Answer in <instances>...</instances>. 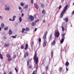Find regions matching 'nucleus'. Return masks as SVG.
Segmentation results:
<instances>
[{
  "label": "nucleus",
  "instance_id": "f257e3e1",
  "mask_svg": "<svg viewBox=\"0 0 74 74\" xmlns=\"http://www.w3.org/2000/svg\"><path fill=\"white\" fill-rule=\"evenodd\" d=\"M34 60L36 62V69L37 70V69H38V64L37 63L38 62V57H37V53H35L34 55Z\"/></svg>",
  "mask_w": 74,
  "mask_h": 74
},
{
  "label": "nucleus",
  "instance_id": "f03ea898",
  "mask_svg": "<svg viewBox=\"0 0 74 74\" xmlns=\"http://www.w3.org/2000/svg\"><path fill=\"white\" fill-rule=\"evenodd\" d=\"M67 7H68V5H66L64 8V10H63L62 12L60 14V18H63V15H64V14L65 12L66 11V10L67 9Z\"/></svg>",
  "mask_w": 74,
  "mask_h": 74
},
{
  "label": "nucleus",
  "instance_id": "7ed1b4c3",
  "mask_svg": "<svg viewBox=\"0 0 74 74\" xmlns=\"http://www.w3.org/2000/svg\"><path fill=\"white\" fill-rule=\"evenodd\" d=\"M48 33V32L46 31L45 33H44V36H43V39L44 40V41L46 40H47V35Z\"/></svg>",
  "mask_w": 74,
  "mask_h": 74
},
{
  "label": "nucleus",
  "instance_id": "20e7f679",
  "mask_svg": "<svg viewBox=\"0 0 74 74\" xmlns=\"http://www.w3.org/2000/svg\"><path fill=\"white\" fill-rule=\"evenodd\" d=\"M34 20V17L33 16H30L29 18H28V21L30 22L31 21H33Z\"/></svg>",
  "mask_w": 74,
  "mask_h": 74
},
{
  "label": "nucleus",
  "instance_id": "39448f33",
  "mask_svg": "<svg viewBox=\"0 0 74 74\" xmlns=\"http://www.w3.org/2000/svg\"><path fill=\"white\" fill-rule=\"evenodd\" d=\"M55 35L56 37H59V35H60V33H59L58 31H57L55 33Z\"/></svg>",
  "mask_w": 74,
  "mask_h": 74
},
{
  "label": "nucleus",
  "instance_id": "423d86ee",
  "mask_svg": "<svg viewBox=\"0 0 74 74\" xmlns=\"http://www.w3.org/2000/svg\"><path fill=\"white\" fill-rule=\"evenodd\" d=\"M8 5L7 4L5 5V10H7L8 11L10 10V8L9 7V6H8V8H6L7 7Z\"/></svg>",
  "mask_w": 74,
  "mask_h": 74
},
{
  "label": "nucleus",
  "instance_id": "0eeeda50",
  "mask_svg": "<svg viewBox=\"0 0 74 74\" xmlns=\"http://www.w3.org/2000/svg\"><path fill=\"white\" fill-rule=\"evenodd\" d=\"M47 41L46 40H44V42L43 43V46L45 47L46 46V45H47Z\"/></svg>",
  "mask_w": 74,
  "mask_h": 74
},
{
  "label": "nucleus",
  "instance_id": "6e6552de",
  "mask_svg": "<svg viewBox=\"0 0 74 74\" xmlns=\"http://www.w3.org/2000/svg\"><path fill=\"white\" fill-rule=\"evenodd\" d=\"M27 48H28V44H27V43H26L24 49H25V50H27Z\"/></svg>",
  "mask_w": 74,
  "mask_h": 74
},
{
  "label": "nucleus",
  "instance_id": "1a4fd4ad",
  "mask_svg": "<svg viewBox=\"0 0 74 74\" xmlns=\"http://www.w3.org/2000/svg\"><path fill=\"white\" fill-rule=\"evenodd\" d=\"M56 43V42H55V40H54L53 42H51V44L52 45H55V44Z\"/></svg>",
  "mask_w": 74,
  "mask_h": 74
},
{
  "label": "nucleus",
  "instance_id": "9d476101",
  "mask_svg": "<svg viewBox=\"0 0 74 74\" xmlns=\"http://www.w3.org/2000/svg\"><path fill=\"white\" fill-rule=\"evenodd\" d=\"M34 7L37 8V9H38V5L36 3H35L34 4Z\"/></svg>",
  "mask_w": 74,
  "mask_h": 74
},
{
  "label": "nucleus",
  "instance_id": "9b49d317",
  "mask_svg": "<svg viewBox=\"0 0 74 74\" xmlns=\"http://www.w3.org/2000/svg\"><path fill=\"white\" fill-rule=\"evenodd\" d=\"M52 34H51L49 37V40H51L52 39Z\"/></svg>",
  "mask_w": 74,
  "mask_h": 74
},
{
  "label": "nucleus",
  "instance_id": "f8f14e48",
  "mask_svg": "<svg viewBox=\"0 0 74 74\" xmlns=\"http://www.w3.org/2000/svg\"><path fill=\"white\" fill-rule=\"evenodd\" d=\"M1 27L2 29H4V24L3 23H2L1 24Z\"/></svg>",
  "mask_w": 74,
  "mask_h": 74
},
{
  "label": "nucleus",
  "instance_id": "ddd939ff",
  "mask_svg": "<svg viewBox=\"0 0 74 74\" xmlns=\"http://www.w3.org/2000/svg\"><path fill=\"white\" fill-rule=\"evenodd\" d=\"M28 55H29V54L27 53H26L24 56V58H26L27 56H28Z\"/></svg>",
  "mask_w": 74,
  "mask_h": 74
},
{
  "label": "nucleus",
  "instance_id": "4468645a",
  "mask_svg": "<svg viewBox=\"0 0 74 74\" xmlns=\"http://www.w3.org/2000/svg\"><path fill=\"white\" fill-rule=\"evenodd\" d=\"M12 34V32L11 29H10L9 31V35H11Z\"/></svg>",
  "mask_w": 74,
  "mask_h": 74
},
{
  "label": "nucleus",
  "instance_id": "2eb2a0df",
  "mask_svg": "<svg viewBox=\"0 0 74 74\" xmlns=\"http://www.w3.org/2000/svg\"><path fill=\"white\" fill-rule=\"evenodd\" d=\"M62 70H63V68L61 67H60L59 68V71H60V72H61V71H62Z\"/></svg>",
  "mask_w": 74,
  "mask_h": 74
},
{
  "label": "nucleus",
  "instance_id": "dca6fc26",
  "mask_svg": "<svg viewBox=\"0 0 74 74\" xmlns=\"http://www.w3.org/2000/svg\"><path fill=\"white\" fill-rule=\"evenodd\" d=\"M69 65V62L67 61L65 63V66H68Z\"/></svg>",
  "mask_w": 74,
  "mask_h": 74
},
{
  "label": "nucleus",
  "instance_id": "f3484780",
  "mask_svg": "<svg viewBox=\"0 0 74 74\" xmlns=\"http://www.w3.org/2000/svg\"><path fill=\"white\" fill-rule=\"evenodd\" d=\"M64 38H62V39L61 40V41H60V42L61 44H62V43L63 42V41H64Z\"/></svg>",
  "mask_w": 74,
  "mask_h": 74
},
{
  "label": "nucleus",
  "instance_id": "a211bd4d",
  "mask_svg": "<svg viewBox=\"0 0 74 74\" xmlns=\"http://www.w3.org/2000/svg\"><path fill=\"white\" fill-rule=\"evenodd\" d=\"M0 58L1 59H3V55L1 54H0Z\"/></svg>",
  "mask_w": 74,
  "mask_h": 74
},
{
  "label": "nucleus",
  "instance_id": "6ab92c4d",
  "mask_svg": "<svg viewBox=\"0 0 74 74\" xmlns=\"http://www.w3.org/2000/svg\"><path fill=\"white\" fill-rule=\"evenodd\" d=\"M16 16H13V19L12 20V21H15V18H16Z\"/></svg>",
  "mask_w": 74,
  "mask_h": 74
},
{
  "label": "nucleus",
  "instance_id": "aec40b11",
  "mask_svg": "<svg viewBox=\"0 0 74 74\" xmlns=\"http://www.w3.org/2000/svg\"><path fill=\"white\" fill-rule=\"evenodd\" d=\"M65 21L66 22H67L69 21V18H65Z\"/></svg>",
  "mask_w": 74,
  "mask_h": 74
},
{
  "label": "nucleus",
  "instance_id": "412c9836",
  "mask_svg": "<svg viewBox=\"0 0 74 74\" xmlns=\"http://www.w3.org/2000/svg\"><path fill=\"white\" fill-rule=\"evenodd\" d=\"M37 74V71H34L32 73V74Z\"/></svg>",
  "mask_w": 74,
  "mask_h": 74
},
{
  "label": "nucleus",
  "instance_id": "4be33fe9",
  "mask_svg": "<svg viewBox=\"0 0 74 74\" xmlns=\"http://www.w3.org/2000/svg\"><path fill=\"white\" fill-rule=\"evenodd\" d=\"M25 31V28H23L22 29V30L21 31V33H24V31Z\"/></svg>",
  "mask_w": 74,
  "mask_h": 74
},
{
  "label": "nucleus",
  "instance_id": "5701e85b",
  "mask_svg": "<svg viewBox=\"0 0 74 74\" xmlns=\"http://www.w3.org/2000/svg\"><path fill=\"white\" fill-rule=\"evenodd\" d=\"M19 21L20 22H22V18H21V17H19Z\"/></svg>",
  "mask_w": 74,
  "mask_h": 74
},
{
  "label": "nucleus",
  "instance_id": "b1692460",
  "mask_svg": "<svg viewBox=\"0 0 74 74\" xmlns=\"http://www.w3.org/2000/svg\"><path fill=\"white\" fill-rule=\"evenodd\" d=\"M51 54L52 58V56H53V51H51Z\"/></svg>",
  "mask_w": 74,
  "mask_h": 74
},
{
  "label": "nucleus",
  "instance_id": "393cba45",
  "mask_svg": "<svg viewBox=\"0 0 74 74\" xmlns=\"http://www.w3.org/2000/svg\"><path fill=\"white\" fill-rule=\"evenodd\" d=\"M24 4H25V3L23 2H21V6H22V7H23V6L24 5Z\"/></svg>",
  "mask_w": 74,
  "mask_h": 74
},
{
  "label": "nucleus",
  "instance_id": "a878e982",
  "mask_svg": "<svg viewBox=\"0 0 74 74\" xmlns=\"http://www.w3.org/2000/svg\"><path fill=\"white\" fill-rule=\"evenodd\" d=\"M42 13H43V14H46V12H45V10H43L42 11Z\"/></svg>",
  "mask_w": 74,
  "mask_h": 74
},
{
  "label": "nucleus",
  "instance_id": "bb28decb",
  "mask_svg": "<svg viewBox=\"0 0 74 74\" xmlns=\"http://www.w3.org/2000/svg\"><path fill=\"white\" fill-rule=\"evenodd\" d=\"M49 67V65L47 66V67H45V70L47 71V70H48V67Z\"/></svg>",
  "mask_w": 74,
  "mask_h": 74
},
{
  "label": "nucleus",
  "instance_id": "cd10ccee",
  "mask_svg": "<svg viewBox=\"0 0 74 74\" xmlns=\"http://www.w3.org/2000/svg\"><path fill=\"white\" fill-rule=\"evenodd\" d=\"M7 56L8 58H10V57H11V56H10V55L8 54H7Z\"/></svg>",
  "mask_w": 74,
  "mask_h": 74
},
{
  "label": "nucleus",
  "instance_id": "c85d7f7f",
  "mask_svg": "<svg viewBox=\"0 0 74 74\" xmlns=\"http://www.w3.org/2000/svg\"><path fill=\"white\" fill-rule=\"evenodd\" d=\"M25 30L27 31H29V27H26L25 29Z\"/></svg>",
  "mask_w": 74,
  "mask_h": 74
},
{
  "label": "nucleus",
  "instance_id": "c756f323",
  "mask_svg": "<svg viewBox=\"0 0 74 74\" xmlns=\"http://www.w3.org/2000/svg\"><path fill=\"white\" fill-rule=\"evenodd\" d=\"M29 63H30V60H28L27 61V65H28V66L29 64Z\"/></svg>",
  "mask_w": 74,
  "mask_h": 74
},
{
  "label": "nucleus",
  "instance_id": "7c9ffc66",
  "mask_svg": "<svg viewBox=\"0 0 74 74\" xmlns=\"http://www.w3.org/2000/svg\"><path fill=\"white\" fill-rule=\"evenodd\" d=\"M41 7L42 8H44L45 7V6L44 4H42L41 5Z\"/></svg>",
  "mask_w": 74,
  "mask_h": 74
},
{
  "label": "nucleus",
  "instance_id": "2f4dec72",
  "mask_svg": "<svg viewBox=\"0 0 74 74\" xmlns=\"http://www.w3.org/2000/svg\"><path fill=\"white\" fill-rule=\"evenodd\" d=\"M34 23H35V22H33L32 23V26H35V24H34Z\"/></svg>",
  "mask_w": 74,
  "mask_h": 74
},
{
  "label": "nucleus",
  "instance_id": "473e14b6",
  "mask_svg": "<svg viewBox=\"0 0 74 74\" xmlns=\"http://www.w3.org/2000/svg\"><path fill=\"white\" fill-rule=\"evenodd\" d=\"M61 28L62 29V31L64 32V28L63 26Z\"/></svg>",
  "mask_w": 74,
  "mask_h": 74
},
{
  "label": "nucleus",
  "instance_id": "72a5a7b5",
  "mask_svg": "<svg viewBox=\"0 0 74 74\" xmlns=\"http://www.w3.org/2000/svg\"><path fill=\"white\" fill-rule=\"evenodd\" d=\"M25 8H28V5H25Z\"/></svg>",
  "mask_w": 74,
  "mask_h": 74
},
{
  "label": "nucleus",
  "instance_id": "f704fd0d",
  "mask_svg": "<svg viewBox=\"0 0 74 74\" xmlns=\"http://www.w3.org/2000/svg\"><path fill=\"white\" fill-rule=\"evenodd\" d=\"M24 46H23V45H21V49H24Z\"/></svg>",
  "mask_w": 74,
  "mask_h": 74
},
{
  "label": "nucleus",
  "instance_id": "c9c22d12",
  "mask_svg": "<svg viewBox=\"0 0 74 74\" xmlns=\"http://www.w3.org/2000/svg\"><path fill=\"white\" fill-rule=\"evenodd\" d=\"M12 60V58H9L8 59V61H11Z\"/></svg>",
  "mask_w": 74,
  "mask_h": 74
},
{
  "label": "nucleus",
  "instance_id": "e433bc0d",
  "mask_svg": "<svg viewBox=\"0 0 74 74\" xmlns=\"http://www.w3.org/2000/svg\"><path fill=\"white\" fill-rule=\"evenodd\" d=\"M8 27H5L4 28V30H8Z\"/></svg>",
  "mask_w": 74,
  "mask_h": 74
},
{
  "label": "nucleus",
  "instance_id": "4c0bfd02",
  "mask_svg": "<svg viewBox=\"0 0 74 74\" xmlns=\"http://www.w3.org/2000/svg\"><path fill=\"white\" fill-rule=\"evenodd\" d=\"M64 36H65V34H62V38H65V37Z\"/></svg>",
  "mask_w": 74,
  "mask_h": 74
},
{
  "label": "nucleus",
  "instance_id": "58836bf2",
  "mask_svg": "<svg viewBox=\"0 0 74 74\" xmlns=\"http://www.w3.org/2000/svg\"><path fill=\"white\" fill-rule=\"evenodd\" d=\"M38 41L40 42H41V40L40 38H39L38 39Z\"/></svg>",
  "mask_w": 74,
  "mask_h": 74
},
{
  "label": "nucleus",
  "instance_id": "ea45409f",
  "mask_svg": "<svg viewBox=\"0 0 74 74\" xmlns=\"http://www.w3.org/2000/svg\"><path fill=\"white\" fill-rule=\"evenodd\" d=\"M14 69L16 71V73H18V70L17 69H16V68H15Z\"/></svg>",
  "mask_w": 74,
  "mask_h": 74
},
{
  "label": "nucleus",
  "instance_id": "a19ab883",
  "mask_svg": "<svg viewBox=\"0 0 74 74\" xmlns=\"http://www.w3.org/2000/svg\"><path fill=\"white\" fill-rule=\"evenodd\" d=\"M61 5H60L59 7V10H60L61 8H62V7H61Z\"/></svg>",
  "mask_w": 74,
  "mask_h": 74
},
{
  "label": "nucleus",
  "instance_id": "79ce46f5",
  "mask_svg": "<svg viewBox=\"0 0 74 74\" xmlns=\"http://www.w3.org/2000/svg\"><path fill=\"white\" fill-rule=\"evenodd\" d=\"M16 56L15 55H14L13 56V58H16Z\"/></svg>",
  "mask_w": 74,
  "mask_h": 74
},
{
  "label": "nucleus",
  "instance_id": "37998d69",
  "mask_svg": "<svg viewBox=\"0 0 74 74\" xmlns=\"http://www.w3.org/2000/svg\"><path fill=\"white\" fill-rule=\"evenodd\" d=\"M31 4H33V0H31Z\"/></svg>",
  "mask_w": 74,
  "mask_h": 74
},
{
  "label": "nucleus",
  "instance_id": "c03bdc74",
  "mask_svg": "<svg viewBox=\"0 0 74 74\" xmlns=\"http://www.w3.org/2000/svg\"><path fill=\"white\" fill-rule=\"evenodd\" d=\"M5 46L7 47H8V46H9V44H8L7 45H5Z\"/></svg>",
  "mask_w": 74,
  "mask_h": 74
},
{
  "label": "nucleus",
  "instance_id": "a18cd8bd",
  "mask_svg": "<svg viewBox=\"0 0 74 74\" xmlns=\"http://www.w3.org/2000/svg\"><path fill=\"white\" fill-rule=\"evenodd\" d=\"M37 28H35L34 30V32H36V31H37Z\"/></svg>",
  "mask_w": 74,
  "mask_h": 74
},
{
  "label": "nucleus",
  "instance_id": "49530a36",
  "mask_svg": "<svg viewBox=\"0 0 74 74\" xmlns=\"http://www.w3.org/2000/svg\"><path fill=\"white\" fill-rule=\"evenodd\" d=\"M32 45H34V42H33V41H32Z\"/></svg>",
  "mask_w": 74,
  "mask_h": 74
},
{
  "label": "nucleus",
  "instance_id": "de8ad7c7",
  "mask_svg": "<svg viewBox=\"0 0 74 74\" xmlns=\"http://www.w3.org/2000/svg\"><path fill=\"white\" fill-rule=\"evenodd\" d=\"M29 69H32V66L30 65H29Z\"/></svg>",
  "mask_w": 74,
  "mask_h": 74
},
{
  "label": "nucleus",
  "instance_id": "09e8293b",
  "mask_svg": "<svg viewBox=\"0 0 74 74\" xmlns=\"http://www.w3.org/2000/svg\"><path fill=\"white\" fill-rule=\"evenodd\" d=\"M12 37H13V38H16V37L15 36H12Z\"/></svg>",
  "mask_w": 74,
  "mask_h": 74
},
{
  "label": "nucleus",
  "instance_id": "8fccbe9b",
  "mask_svg": "<svg viewBox=\"0 0 74 74\" xmlns=\"http://www.w3.org/2000/svg\"><path fill=\"white\" fill-rule=\"evenodd\" d=\"M39 21V20H37V21H35V22H36V23H37V22H38Z\"/></svg>",
  "mask_w": 74,
  "mask_h": 74
},
{
  "label": "nucleus",
  "instance_id": "3c124183",
  "mask_svg": "<svg viewBox=\"0 0 74 74\" xmlns=\"http://www.w3.org/2000/svg\"><path fill=\"white\" fill-rule=\"evenodd\" d=\"M43 23H45V19H44L43 20Z\"/></svg>",
  "mask_w": 74,
  "mask_h": 74
},
{
  "label": "nucleus",
  "instance_id": "603ef678",
  "mask_svg": "<svg viewBox=\"0 0 74 74\" xmlns=\"http://www.w3.org/2000/svg\"><path fill=\"white\" fill-rule=\"evenodd\" d=\"M0 18L1 19H3V18L1 16H0Z\"/></svg>",
  "mask_w": 74,
  "mask_h": 74
},
{
  "label": "nucleus",
  "instance_id": "864d4df0",
  "mask_svg": "<svg viewBox=\"0 0 74 74\" xmlns=\"http://www.w3.org/2000/svg\"><path fill=\"white\" fill-rule=\"evenodd\" d=\"M3 38L4 39H6V38H7V37H6V36H4Z\"/></svg>",
  "mask_w": 74,
  "mask_h": 74
},
{
  "label": "nucleus",
  "instance_id": "5fc2aeb1",
  "mask_svg": "<svg viewBox=\"0 0 74 74\" xmlns=\"http://www.w3.org/2000/svg\"><path fill=\"white\" fill-rule=\"evenodd\" d=\"M9 74H12V72H10L9 73Z\"/></svg>",
  "mask_w": 74,
  "mask_h": 74
},
{
  "label": "nucleus",
  "instance_id": "6e6d98bb",
  "mask_svg": "<svg viewBox=\"0 0 74 74\" xmlns=\"http://www.w3.org/2000/svg\"><path fill=\"white\" fill-rule=\"evenodd\" d=\"M19 10H21V9H22V8H21V7H19Z\"/></svg>",
  "mask_w": 74,
  "mask_h": 74
},
{
  "label": "nucleus",
  "instance_id": "4d7b16f0",
  "mask_svg": "<svg viewBox=\"0 0 74 74\" xmlns=\"http://www.w3.org/2000/svg\"><path fill=\"white\" fill-rule=\"evenodd\" d=\"M21 16H22V17L23 16V13L22 14Z\"/></svg>",
  "mask_w": 74,
  "mask_h": 74
},
{
  "label": "nucleus",
  "instance_id": "13d9d810",
  "mask_svg": "<svg viewBox=\"0 0 74 74\" xmlns=\"http://www.w3.org/2000/svg\"><path fill=\"white\" fill-rule=\"evenodd\" d=\"M68 69H67V67H66V71H68Z\"/></svg>",
  "mask_w": 74,
  "mask_h": 74
},
{
  "label": "nucleus",
  "instance_id": "bf43d9fd",
  "mask_svg": "<svg viewBox=\"0 0 74 74\" xmlns=\"http://www.w3.org/2000/svg\"><path fill=\"white\" fill-rule=\"evenodd\" d=\"M1 27H0V31H1Z\"/></svg>",
  "mask_w": 74,
  "mask_h": 74
},
{
  "label": "nucleus",
  "instance_id": "052dcab7",
  "mask_svg": "<svg viewBox=\"0 0 74 74\" xmlns=\"http://www.w3.org/2000/svg\"><path fill=\"white\" fill-rule=\"evenodd\" d=\"M9 20L10 21H12V20H11V19H10Z\"/></svg>",
  "mask_w": 74,
  "mask_h": 74
},
{
  "label": "nucleus",
  "instance_id": "680f3d73",
  "mask_svg": "<svg viewBox=\"0 0 74 74\" xmlns=\"http://www.w3.org/2000/svg\"><path fill=\"white\" fill-rule=\"evenodd\" d=\"M64 0H62V2H63L64 1Z\"/></svg>",
  "mask_w": 74,
  "mask_h": 74
},
{
  "label": "nucleus",
  "instance_id": "e2e57ef3",
  "mask_svg": "<svg viewBox=\"0 0 74 74\" xmlns=\"http://www.w3.org/2000/svg\"><path fill=\"white\" fill-rule=\"evenodd\" d=\"M71 27H73V25H71Z\"/></svg>",
  "mask_w": 74,
  "mask_h": 74
},
{
  "label": "nucleus",
  "instance_id": "0e129e2a",
  "mask_svg": "<svg viewBox=\"0 0 74 74\" xmlns=\"http://www.w3.org/2000/svg\"><path fill=\"white\" fill-rule=\"evenodd\" d=\"M3 69L4 70V68H3Z\"/></svg>",
  "mask_w": 74,
  "mask_h": 74
}]
</instances>
